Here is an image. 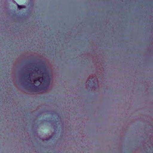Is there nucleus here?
I'll list each match as a JSON object with an SVG mask.
<instances>
[{
  "instance_id": "1",
  "label": "nucleus",
  "mask_w": 153,
  "mask_h": 153,
  "mask_svg": "<svg viewBox=\"0 0 153 153\" xmlns=\"http://www.w3.org/2000/svg\"><path fill=\"white\" fill-rule=\"evenodd\" d=\"M30 85L32 87V89L34 91H37L39 90V88H40V89H43V88L42 85L37 86H36L33 83H31Z\"/></svg>"
},
{
  "instance_id": "2",
  "label": "nucleus",
  "mask_w": 153,
  "mask_h": 153,
  "mask_svg": "<svg viewBox=\"0 0 153 153\" xmlns=\"http://www.w3.org/2000/svg\"><path fill=\"white\" fill-rule=\"evenodd\" d=\"M45 77L44 78L42 77H38L36 79H35L34 80V82H35L36 81H39V82H41L42 81H44Z\"/></svg>"
},
{
  "instance_id": "3",
  "label": "nucleus",
  "mask_w": 153,
  "mask_h": 153,
  "mask_svg": "<svg viewBox=\"0 0 153 153\" xmlns=\"http://www.w3.org/2000/svg\"><path fill=\"white\" fill-rule=\"evenodd\" d=\"M18 8L19 9L25 8V7L24 6H21L19 5L18 4Z\"/></svg>"
},
{
  "instance_id": "4",
  "label": "nucleus",
  "mask_w": 153,
  "mask_h": 153,
  "mask_svg": "<svg viewBox=\"0 0 153 153\" xmlns=\"http://www.w3.org/2000/svg\"><path fill=\"white\" fill-rule=\"evenodd\" d=\"M33 71H36V72H37L39 71V70L37 69H35L33 70Z\"/></svg>"
},
{
  "instance_id": "5",
  "label": "nucleus",
  "mask_w": 153,
  "mask_h": 153,
  "mask_svg": "<svg viewBox=\"0 0 153 153\" xmlns=\"http://www.w3.org/2000/svg\"><path fill=\"white\" fill-rule=\"evenodd\" d=\"M30 76V74H28L27 76L26 77L28 78H29Z\"/></svg>"
}]
</instances>
